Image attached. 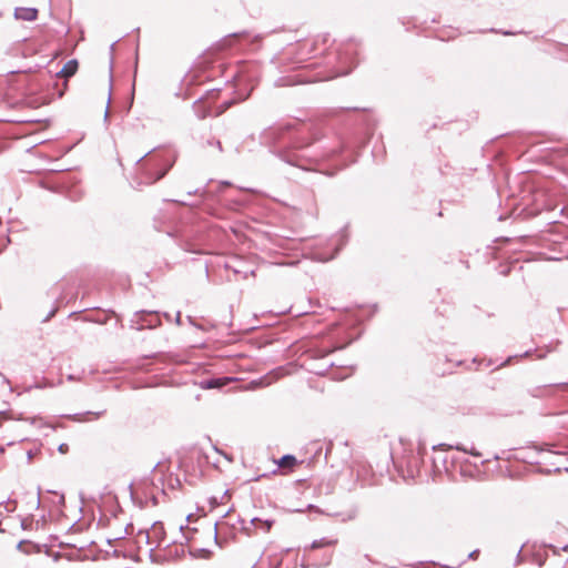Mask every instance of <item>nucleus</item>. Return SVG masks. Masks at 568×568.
<instances>
[{
	"label": "nucleus",
	"instance_id": "obj_1",
	"mask_svg": "<svg viewBox=\"0 0 568 568\" xmlns=\"http://www.w3.org/2000/svg\"><path fill=\"white\" fill-rule=\"evenodd\" d=\"M260 143L284 164L302 171H316L333 175L355 162L345 155L346 145L336 141L328 145L317 136L297 131L292 123L265 128L260 133Z\"/></svg>",
	"mask_w": 568,
	"mask_h": 568
},
{
	"label": "nucleus",
	"instance_id": "obj_2",
	"mask_svg": "<svg viewBox=\"0 0 568 568\" xmlns=\"http://www.w3.org/2000/svg\"><path fill=\"white\" fill-rule=\"evenodd\" d=\"M356 45L351 40L336 52H329L324 59V70L318 73L320 80H331L351 73L356 65Z\"/></svg>",
	"mask_w": 568,
	"mask_h": 568
},
{
	"label": "nucleus",
	"instance_id": "obj_3",
	"mask_svg": "<svg viewBox=\"0 0 568 568\" xmlns=\"http://www.w3.org/2000/svg\"><path fill=\"white\" fill-rule=\"evenodd\" d=\"M130 322L131 328L136 331L153 329L161 325L160 313L158 311H138L133 314Z\"/></svg>",
	"mask_w": 568,
	"mask_h": 568
},
{
	"label": "nucleus",
	"instance_id": "obj_4",
	"mask_svg": "<svg viewBox=\"0 0 568 568\" xmlns=\"http://www.w3.org/2000/svg\"><path fill=\"white\" fill-rule=\"evenodd\" d=\"M565 231L568 232L566 226H564L562 224L555 223L551 226L550 233H551V235L555 236V239H551L550 241L555 245L558 246V253H559L558 256H552L551 260L559 261L562 258H568V235H565V236H562V239H560L561 234Z\"/></svg>",
	"mask_w": 568,
	"mask_h": 568
},
{
	"label": "nucleus",
	"instance_id": "obj_5",
	"mask_svg": "<svg viewBox=\"0 0 568 568\" xmlns=\"http://www.w3.org/2000/svg\"><path fill=\"white\" fill-rule=\"evenodd\" d=\"M172 165H173L172 162L165 161L163 164V169H161L159 171H152V170L146 171L143 175L144 183L149 184V185L154 184L155 182H158L159 180H161L162 178H164L166 175V173L170 171Z\"/></svg>",
	"mask_w": 568,
	"mask_h": 568
},
{
	"label": "nucleus",
	"instance_id": "obj_6",
	"mask_svg": "<svg viewBox=\"0 0 568 568\" xmlns=\"http://www.w3.org/2000/svg\"><path fill=\"white\" fill-rule=\"evenodd\" d=\"M323 514L329 517L337 518L342 523H347L354 520L357 517L358 508L356 505H352L351 507L342 511H323Z\"/></svg>",
	"mask_w": 568,
	"mask_h": 568
},
{
	"label": "nucleus",
	"instance_id": "obj_7",
	"mask_svg": "<svg viewBox=\"0 0 568 568\" xmlns=\"http://www.w3.org/2000/svg\"><path fill=\"white\" fill-rule=\"evenodd\" d=\"M38 9L34 7H17L13 17L17 20L34 21L38 18Z\"/></svg>",
	"mask_w": 568,
	"mask_h": 568
},
{
	"label": "nucleus",
	"instance_id": "obj_8",
	"mask_svg": "<svg viewBox=\"0 0 568 568\" xmlns=\"http://www.w3.org/2000/svg\"><path fill=\"white\" fill-rule=\"evenodd\" d=\"M432 449L434 452L456 449V450H459V452H463V453H466V454H470V455L476 456V457L480 456V453L477 452L474 447L468 449V448H466L462 444L450 445V444L440 443V444L433 445Z\"/></svg>",
	"mask_w": 568,
	"mask_h": 568
},
{
	"label": "nucleus",
	"instance_id": "obj_9",
	"mask_svg": "<svg viewBox=\"0 0 568 568\" xmlns=\"http://www.w3.org/2000/svg\"><path fill=\"white\" fill-rule=\"evenodd\" d=\"M230 383V378L227 377H213V378H205L202 379L199 385L202 389H220L223 386L227 385Z\"/></svg>",
	"mask_w": 568,
	"mask_h": 568
},
{
	"label": "nucleus",
	"instance_id": "obj_10",
	"mask_svg": "<svg viewBox=\"0 0 568 568\" xmlns=\"http://www.w3.org/2000/svg\"><path fill=\"white\" fill-rule=\"evenodd\" d=\"M17 550L30 555V554H39L42 550V546L36 544L31 540L22 539L17 544Z\"/></svg>",
	"mask_w": 568,
	"mask_h": 568
},
{
	"label": "nucleus",
	"instance_id": "obj_11",
	"mask_svg": "<svg viewBox=\"0 0 568 568\" xmlns=\"http://www.w3.org/2000/svg\"><path fill=\"white\" fill-rule=\"evenodd\" d=\"M78 67H79L78 60L71 59L62 67V69L57 73V75L68 79L77 73Z\"/></svg>",
	"mask_w": 568,
	"mask_h": 568
},
{
	"label": "nucleus",
	"instance_id": "obj_12",
	"mask_svg": "<svg viewBox=\"0 0 568 568\" xmlns=\"http://www.w3.org/2000/svg\"><path fill=\"white\" fill-rule=\"evenodd\" d=\"M297 464V459L294 455H291V454H286V455H283L278 460H277V465L278 467L281 468H292L294 467L295 465Z\"/></svg>",
	"mask_w": 568,
	"mask_h": 568
},
{
	"label": "nucleus",
	"instance_id": "obj_13",
	"mask_svg": "<svg viewBox=\"0 0 568 568\" xmlns=\"http://www.w3.org/2000/svg\"><path fill=\"white\" fill-rule=\"evenodd\" d=\"M310 52H311V49L306 50L305 53H310ZM305 55L306 54H304V53H300V57L294 61L293 68H314V67L320 65V62H317V61L307 62L304 64V62L306 61Z\"/></svg>",
	"mask_w": 568,
	"mask_h": 568
},
{
	"label": "nucleus",
	"instance_id": "obj_14",
	"mask_svg": "<svg viewBox=\"0 0 568 568\" xmlns=\"http://www.w3.org/2000/svg\"><path fill=\"white\" fill-rule=\"evenodd\" d=\"M336 242H337V244H336V247H335V252H334V254H332V255H331L329 257H327L326 260H332V258H334V257L338 254V252L343 248V246H344V245L346 244V242H347V236H346V234H345L344 232H343V233H341V234L337 236Z\"/></svg>",
	"mask_w": 568,
	"mask_h": 568
},
{
	"label": "nucleus",
	"instance_id": "obj_15",
	"mask_svg": "<svg viewBox=\"0 0 568 568\" xmlns=\"http://www.w3.org/2000/svg\"><path fill=\"white\" fill-rule=\"evenodd\" d=\"M446 463H447L446 456H434L432 458L434 471H440L442 467L446 469Z\"/></svg>",
	"mask_w": 568,
	"mask_h": 568
},
{
	"label": "nucleus",
	"instance_id": "obj_16",
	"mask_svg": "<svg viewBox=\"0 0 568 568\" xmlns=\"http://www.w3.org/2000/svg\"><path fill=\"white\" fill-rule=\"evenodd\" d=\"M531 353H532V349H528V351H526V352H524V353H521V354H516V355L508 356L504 362H501V363L498 365V367H504V366L509 365L514 358H524V357H528V356H530V355H531Z\"/></svg>",
	"mask_w": 568,
	"mask_h": 568
},
{
	"label": "nucleus",
	"instance_id": "obj_17",
	"mask_svg": "<svg viewBox=\"0 0 568 568\" xmlns=\"http://www.w3.org/2000/svg\"><path fill=\"white\" fill-rule=\"evenodd\" d=\"M181 247L185 251V252H190V253H194V254H203L204 251L203 250H200L197 248L196 246H194L193 244H191L190 242H183L181 244Z\"/></svg>",
	"mask_w": 568,
	"mask_h": 568
},
{
	"label": "nucleus",
	"instance_id": "obj_18",
	"mask_svg": "<svg viewBox=\"0 0 568 568\" xmlns=\"http://www.w3.org/2000/svg\"><path fill=\"white\" fill-rule=\"evenodd\" d=\"M205 146L215 148L220 153L223 151L222 143L219 139L215 138H209L205 141Z\"/></svg>",
	"mask_w": 568,
	"mask_h": 568
},
{
	"label": "nucleus",
	"instance_id": "obj_19",
	"mask_svg": "<svg viewBox=\"0 0 568 568\" xmlns=\"http://www.w3.org/2000/svg\"><path fill=\"white\" fill-rule=\"evenodd\" d=\"M334 541L333 540H328L326 538H321V539H317V540H314L312 544H311V548L312 549H317V548H322V547H325V546H329L332 545Z\"/></svg>",
	"mask_w": 568,
	"mask_h": 568
},
{
	"label": "nucleus",
	"instance_id": "obj_20",
	"mask_svg": "<svg viewBox=\"0 0 568 568\" xmlns=\"http://www.w3.org/2000/svg\"><path fill=\"white\" fill-rule=\"evenodd\" d=\"M190 555L193 557L201 556L203 558H207L211 555V550H209L206 548H199L194 551H190Z\"/></svg>",
	"mask_w": 568,
	"mask_h": 568
},
{
	"label": "nucleus",
	"instance_id": "obj_21",
	"mask_svg": "<svg viewBox=\"0 0 568 568\" xmlns=\"http://www.w3.org/2000/svg\"><path fill=\"white\" fill-rule=\"evenodd\" d=\"M333 366V362H326L323 367L315 369L314 373L317 375H324V373Z\"/></svg>",
	"mask_w": 568,
	"mask_h": 568
},
{
	"label": "nucleus",
	"instance_id": "obj_22",
	"mask_svg": "<svg viewBox=\"0 0 568 568\" xmlns=\"http://www.w3.org/2000/svg\"><path fill=\"white\" fill-rule=\"evenodd\" d=\"M261 524L263 525V528L265 531H270L272 526L274 525V520L265 519V520H262Z\"/></svg>",
	"mask_w": 568,
	"mask_h": 568
},
{
	"label": "nucleus",
	"instance_id": "obj_23",
	"mask_svg": "<svg viewBox=\"0 0 568 568\" xmlns=\"http://www.w3.org/2000/svg\"><path fill=\"white\" fill-rule=\"evenodd\" d=\"M110 102H111V87L109 88L108 104H106V109H105L104 118H103L104 122H108L109 116H110V113H109V105H110Z\"/></svg>",
	"mask_w": 568,
	"mask_h": 568
},
{
	"label": "nucleus",
	"instance_id": "obj_24",
	"mask_svg": "<svg viewBox=\"0 0 568 568\" xmlns=\"http://www.w3.org/2000/svg\"><path fill=\"white\" fill-rule=\"evenodd\" d=\"M16 507H17V501L16 500H11V499L7 500V507H6L7 511H10V513L14 511Z\"/></svg>",
	"mask_w": 568,
	"mask_h": 568
},
{
	"label": "nucleus",
	"instance_id": "obj_25",
	"mask_svg": "<svg viewBox=\"0 0 568 568\" xmlns=\"http://www.w3.org/2000/svg\"><path fill=\"white\" fill-rule=\"evenodd\" d=\"M139 536L145 541V544L150 542V534L149 530H139Z\"/></svg>",
	"mask_w": 568,
	"mask_h": 568
},
{
	"label": "nucleus",
	"instance_id": "obj_26",
	"mask_svg": "<svg viewBox=\"0 0 568 568\" xmlns=\"http://www.w3.org/2000/svg\"><path fill=\"white\" fill-rule=\"evenodd\" d=\"M548 387H558V388H561V389H568V382L550 384V385H548Z\"/></svg>",
	"mask_w": 568,
	"mask_h": 568
},
{
	"label": "nucleus",
	"instance_id": "obj_27",
	"mask_svg": "<svg viewBox=\"0 0 568 568\" xmlns=\"http://www.w3.org/2000/svg\"><path fill=\"white\" fill-rule=\"evenodd\" d=\"M152 529H153L154 534H156L158 531L163 532V525L160 521H155L152 525Z\"/></svg>",
	"mask_w": 568,
	"mask_h": 568
},
{
	"label": "nucleus",
	"instance_id": "obj_28",
	"mask_svg": "<svg viewBox=\"0 0 568 568\" xmlns=\"http://www.w3.org/2000/svg\"><path fill=\"white\" fill-rule=\"evenodd\" d=\"M0 418H6V419H7V418H10V417H9V415H8V412H6V410H1V412H0ZM13 418H14V419H18V420H22V419H23L22 414H20V415H19V416H17V417H13Z\"/></svg>",
	"mask_w": 568,
	"mask_h": 568
},
{
	"label": "nucleus",
	"instance_id": "obj_29",
	"mask_svg": "<svg viewBox=\"0 0 568 568\" xmlns=\"http://www.w3.org/2000/svg\"><path fill=\"white\" fill-rule=\"evenodd\" d=\"M417 453H418V455L420 456V458H423V457H424V455L426 454V447H425V444H423V443H419V444H418Z\"/></svg>",
	"mask_w": 568,
	"mask_h": 568
},
{
	"label": "nucleus",
	"instance_id": "obj_30",
	"mask_svg": "<svg viewBox=\"0 0 568 568\" xmlns=\"http://www.w3.org/2000/svg\"><path fill=\"white\" fill-rule=\"evenodd\" d=\"M85 415H93L95 418H100L105 414V409L99 412H85Z\"/></svg>",
	"mask_w": 568,
	"mask_h": 568
},
{
	"label": "nucleus",
	"instance_id": "obj_31",
	"mask_svg": "<svg viewBox=\"0 0 568 568\" xmlns=\"http://www.w3.org/2000/svg\"><path fill=\"white\" fill-rule=\"evenodd\" d=\"M209 503L212 506V508H215L216 506L220 505L221 501L217 497L212 496V497H210Z\"/></svg>",
	"mask_w": 568,
	"mask_h": 568
},
{
	"label": "nucleus",
	"instance_id": "obj_32",
	"mask_svg": "<svg viewBox=\"0 0 568 568\" xmlns=\"http://www.w3.org/2000/svg\"><path fill=\"white\" fill-rule=\"evenodd\" d=\"M489 31H490V32H495V33H498V32H499V30L494 29V28H491ZM500 33H503L504 36H513V34H516L515 32H511V31H500Z\"/></svg>",
	"mask_w": 568,
	"mask_h": 568
},
{
	"label": "nucleus",
	"instance_id": "obj_33",
	"mask_svg": "<svg viewBox=\"0 0 568 568\" xmlns=\"http://www.w3.org/2000/svg\"><path fill=\"white\" fill-rule=\"evenodd\" d=\"M81 416H82V414L77 413V414H73V415H68L67 417L72 419V420L80 422L81 420V418H80Z\"/></svg>",
	"mask_w": 568,
	"mask_h": 568
},
{
	"label": "nucleus",
	"instance_id": "obj_34",
	"mask_svg": "<svg viewBox=\"0 0 568 568\" xmlns=\"http://www.w3.org/2000/svg\"><path fill=\"white\" fill-rule=\"evenodd\" d=\"M247 32L246 31H242V32H234V33H231L229 37L230 38H237V37H242V36H246Z\"/></svg>",
	"mask_w": 568,
	"mask_h": 568
},
{
	"label": "nucleus",
	"instance_id": "obj_35",
	"mask_svg": "<svg viewBox=\"0 0 568 568\" xmlns=\"http://www.w3.org/2000/svg\"><path fill=\"white\" fill-rule=\"evenodd\" d=\"M55 312H57V310H55V308H52V310L48 313V315L44 317L43 322H47V321H49L52 316H54Z\"/></svg>",
	"mask_w": 568,
	"mask_h": 568
},
{
	"label": "nucleus",
	"instance_id": "obj_36",
	"mask_svg": "<svg viewBox=\"0 0 568 568\" xmlns=\"http://www.w3.org/2000/svg\"><path fill=\"white\" fill-rule=\"evenodd\" d=\"M206 191L205 189H203L202 191H200L199 189L194 190V191H189L187 192V195H191V194H204Z\"/></svg>",
	"mask_w": 568,
	"mask_h": 568
},
{
	"label": "nucleus",
	"instance_id": "obj_37",
	"mask_svg": "<svg viewBox=\"0 0 568 568\" xmlns=\"http://www.w3.org/2000/svg\"><path fill=\"white\" fill-rule=\"evenodd\" d=\"M478 554H479V550H478V549H475V550H473V551L468 555V558H469V559H475V558H477Z\"/></svg>",
	"mask_w": 568,
	"mask_h": 568
},
{
	"label": "nucleus",
	"instance_id": "obj_38",
	"mask_svg": "<svg viewBox=\"0 0 568 568\" xmlns=\"http://www.w3.org/2000/svg\"><path fill=\"white\" fill-rule=\"evenodd\" d=\"M146 358H163V354L161 353H155V354H152V355H149V356H145Z\"/></svg>",
	"mask_w": 568,
	"mask_h": 568
},
{
	"label": "nucleus",
	"instance_id": "obj_39",
	"mask_svg": "<svg viewBox=\"0 0 568 568\" xmlns=\"http://www.w3.org/2000/svg\"><path fill=\"white\" fill-rule=\"evenodd\" d=\"M30 525L27 523V519H21V528L23 530L29 529Z\"/></svg>",
	"mask_w": 568,
	"mask_h": 568
},
{
	"label": "nucleus",
	"instance_id": "obj_40",
	"mask_svg": "<svg viewBox=\"0 0 568 568\" xmlns=\"http://www.w3.org/2000/svg\"><path fill=\"white\" fill-rule=\"evenodd\" d=\"M58 449H59L60 453L63 454V453H65L68 450V445L67 444H61Z\"/></svg>",
	"mask_w": 568,
	"mask_h": 568
},
{
	"label": "nucleus",
	"instance_id": "obj_41",
	"mask_svg": "<svg viewBox=\"0 0 568 568\" xmlns=\"http://www.w3.org/2000/svg\"><path fill=\"white\" fill-rule=\"evenodd\" d=\"M261 521H262V519H260L258 517H253V518L250 520V524L255 526L257 523H260V524H261Z\"/></svg>",
	"mask_w": 568,
	"mask_h": 568
},
{
	"label": "nucleus",
	"instance_id": "obj_42",
	"mask_svg": "<svg viewBox=\"0 0 568 568\" xmlns=\"http://www.w3.org/2000/svg\"><path fill=\"white\" fill-rule=\"evenodd\" d=\"M213 448H214V450H215L216 453L222 454V455H223L227 460H230V457H229V455H227V454H225V453H223L222 450H220L216 446H214Z\"/></svg>",
	"mask_w": 568,
	"mask_h": 568
},
{
	"label": "nucleus",
	"instance_id": "obj_43",
	"mask_svg": "<svg viewBox=\"0 0 568 568\" xmlns=\"http://www.w3.org/2000/svg\"><path fill=\"white\" fill-rule=\"evenodd\" d=\"M175 323L178 325H181V312H178L176 315H175Z\"/></svg>",
	"mask_w": 568,
	"mask_h": 568
},
{
	"label": "nucleus",
	"instance_id": "obj_44",
	"mask_svg": "<svg viewBox=\"0 0 568 568\" xmlns=\"http://www.w3.org/2000/svg\"><path fill=\"white\" fill-rule=\"evenodd\" d=\"M152 152L151 151H148L144 155L140 156V159L136 161V163L141 162L146 155H149L150 153Z\"/></svg>",
	"mask_w": 568,
	"mask_h": 568
},
{
	"label": "nucleus",
	"instance_id": "obj_45",
	"mask_svg": "<svg viewBox=\"0 0 568 568\" xmlns=\"http://www.w3.org/2000/svg\"><path fill=\"white\" fill-rule=\"evenodd\" d=\"M27 458H28V460H31V459L33 458V453H32V450H29V452L27 453Z\"/></svg>",
	"mask_w": 568,
	"mask_h": 568
},
{
	"label": "nucleus",
	"instance_id": "obj_46",
	"mask_svg": "<svg viewBox=\"0 0 568 568\" xmlns=\"http://www.w3.org/2000/svg\"><path fill=\"white\" fill-rule=\"evenodd\" d=\"M153 551H154V548L150 549V555H149L152 562L155 561V559L153 557Z\"/></svg>",
	"mask_w": 568,
	"mask_h": 568
},
{
	"label": "nucleus",
	"instance_id": "obj_47",
	"mask_svg": "<svg viewBox=\"0 0 568 568\" xmlns=\"http://www.w3.org/2000/svg\"><path fill=\"white\" fill-rule=\"evenodd\" d=\"M151 500L153 506H156L159 504L158 498L155 496H153Z\"/></svg>",
	"mask_w": 568,
	"mask_h": 568
},
{
	"label": "nucleus",
	"instance_id": "obj_48",
	"mask_svg": "<svg viewBox=\"0 0 568 568\" xmlns=\"http://www.w3.org/2000/svg\"><path fill=\"white\" fill-rule=\"evenodd\" d=\"M40 506V488L38 489L37 507Z\"/></svg>",
	"mask_w": 568,
	"mask_h": 568
},
{
	"label": "nucleus",
	"instance_id": "obj_49",
	"mask_svg": "<svg viewBox=\"0 0 568 568\" xmlns=\"http://www.w3.org/2000/svg\"><path fill=\"white\" fill-rule=\"evenodd\" d=\"M251 91H252V89H251V90H250L245 95H243V97L241 98V100H245V99H247V98L250 97V94H251Z\"/></svg>",
	"mask_w": 568,
	"mask_h": 568
},
{
	"label": "nucleus",
	"instance_id": "obj_50",
	"mask_svg": "<svg viewBox=\"0 0 568 568\" xmlns=\"http://www.w3.org/2000/svg\"><path fill=\"white\" fill-rule=\"evenodd\" d=\"M163 316H164L168 321H170V320H171V316H170V314H169V313H163Z\"/></svg>",
	"mask_w": 568,
	"mask_h": 568
},
{
	"label": "nucleus",
	"instance_id": "obj_51",
	"mask_svg": "<svg viewBox=\"0 0 568 568\" xmlns=\"http://www.w3.org/2000/svg\"><path fill=\"white\" fill-rule=\"evenodd\" d=\"M214 540L217 544V529L216 528H215V532H214Z\"/></svg>",
	"mask_w": 568,
	"mask_h": 568
},
{
	"label": "nucleus",
	"instance_id": "obj_52",
	"mask_svg": "<svg viewBox=\"0 0 568 568\" xmlns=\"http://www.w3.org/2000/svg\"><path fill=\"white\" fill-rule=\"evenodd\" d=\"M306 47H307V43H304V44H301L298 48H300L301 50H304Z\"/></svg>",
	"mask_w": 568,
	"mask_h": 568
},
{
	"label": "nucleus",
	"instance_id": "obj_53",
	"mask_svg": "<svg viewBox=\"0 0 568 568\" xmlns=\"http://www.w3.org/2000/svg\"><path fill=\"white\" fill-rule=\"evenodd\" d=\"M159 465H160V463H156V464L153 466V468H152V470H151V471H154V470L159 467Z\"/></svg>",
	"mask_w": 568,
	"mask_h": 568
},
{
	"label": "nucleus",
	"instance_id": "obj_54",
	"mask_svg": "<svg viewBox=\"0 0 568 568\" xmlns=\"http://www.w3.org/2000/svg\"><path fill=\"white\" fill-rule=\"evenodd\" d=\"M221 184H222V185H230L231 183H230V182H227V181H223V182H221Z\"/></svg>",
	"mask_w": 568,
	"mask_h": 568
},
{
	"label": "nucleus",
	"instance_id": "obj_55",
	"mask_svg": "<svg viewBox=\"0 0 568 568\" xmlns=\"http://www.w3.org/2000/svg\"><path fill=\"white\" fill-rule=\"evenodd\" d=\"M173 202H176V203H181V204H186L184 201H179V200H174Z\"/></svg>",
	"mask_w": 568,
	"mask_h": 568
},
{
	"label": "nucleus",
	"instance_id": "obj_56",
	"mask_svg": "<svg viewBox=\"0 0 568 568\" xmlns=\"http://www.w3.org/2000/svg\"><path fill=\"white\" fill-rule=\"evenodd\" d=\"M28 420H30V423L33 424L36 422V417L29 418Z\"/></svg>",
	"mask_w": 568,
	"mask_h": 568
},
{
	"label": "nucleus",
	"instance_id": "obj_57",
	"mask_svg": "<svg viewBox=\"0 0 568 568\" xmlns=\"http://www.w3.org/2000/svg\"><path fill=\"white\" fill-rule=\"evenodd\" d=\"M8 243H10V239L9 237L6 239V243L3 244V246H6Z\"/></svg>",
	"mask_w": 568,
	"mask_h": 568
},
{
	"label": "nucleus",
	"instance_id": "obj_58",
	"mask_svg": "<svg viewBox=\"0 0 568 568\" xmlns=\"http://www.w3.org/2000/svg\"><path fill=\"white\" fill-rule=\"evenodd\" d=\"M187 320H189V322H190L191 324H194V323H193V320H192V317H191V316H187Z\"/></svg>",
	"mask_w": 568,
	"mask_h": 568
},
{
	"label": "nucleus",
	"instance_id": "obj_59",
	"mask_svg": "<svg viewBox=\"0 0 568 568\" xmlns=\"http://www.w3.org/2000/svg\"><path fill=\"white\" fill-rule=\"evenodd\" d=\"M234 103V101H230L226 103L227 106H231Z\"/></svg>",
	"mask_w": 568,
	"mask_h": 568
},
{
	"label": "nucleus",
	"instance_id": "obj_60",
	"mask_svg": "<svg viewBox=\"0 0 568 568\" xmlns=\"http://www.w3.org/2000/svg\"><path fill=\"white\" fill-rule=\"evenodd\" d=\"M68 378H69L70 381H73V379H74L73 375H69V377H68Z\"/></svg>",
	"mask_w": 568,
	"mask_h": 568
},
{
	"label": "nucleus",
	"instance_id": "obj_61",
	"mask_svg": "<svg viewBox=\"0 0 568 568\" xmlns=\"http://www.w3.org/2000/svg\"><path fill=\"white\" fill-rule=\"evenodd\" d=\"M115 43H111L110 49L113 50Z\"/></svg>",
	"mask_w": 568,
	"mask_h": 568
},
{
	"label": "nucleus",
	"instance_id": "obj_62",
	"mask_svg": "<svg viewBox=\"0 0 568 568\" xmlns=\"http://www.w3.org/2000/svg\"><path fill=\"white\" fill-rule=\"evenodd\" d=\"M3 452H4V448L0 447V454H2Z\"/></svg>",
	"mask_w": 568,
	"mask_h": 568
},
{
	"label": "nucleus",
	"instance_id": "obj_63",
	"mask_svg": "<svg viewBox=\"0 0 568 568\" xmlns=\"http://www.w3.org/2000/svg\"><path fill=\"white\" fill-rule=\"evenodd\" d=\"M3 452H4V448L0 447V454H2Z\"/></svg>",
	"mask_w": 568,
	"mask_h": 568
},
{
	"label": "nucleus",
	"instance_id": "obj_64",
	"mask_svg": "<svg viewBox=\"0 0 568 568\" xmlns=\"http://www.w3.org/2000/svg\"><path fill=\"white\" fill-rule=\"evenodd\" d=\"M3 452H4V448L0 447V454H2Z\"/></svg>",
	"mask_w": 568,
	"mask_h": 568
}]
</instances>
